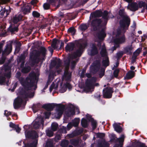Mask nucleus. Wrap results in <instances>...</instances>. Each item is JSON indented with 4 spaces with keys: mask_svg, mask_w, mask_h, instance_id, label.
Instances as JSON below:
<instances>
[{
    "mask_svg": "<svg viewBox=\"0 0 147 147\" xmlns=\"http://www.w3.org/2000/svg\"><path fill=\"white\" fill-rule=\"evenodd\" d=\"M109 13V12H108L107 10H105L103 11V12H102V18L104 19L105 21L107 22L109 20V16H108V14Z\"/></svg>",
    "mask_w": 147,
    "mask_h": 147,
    "instance_id": "obj_32",
    "label": "nucleus"
},
{
    "mask_svg": "<svg viewBox=\"0 0 147 147\" xmlns=\"http://www.w3.org/2000/svg\"><path fill=\"white\" fill-rule=\"evenodd\" d=\"M65 108V106L63 105H60L57 106L55 115L56 118L59 119L61 117L63 113Z\"/></svg>",
    "mask_w": 147,
    "mask_h": 147,
    "instance_id": "obj_12",
    "label": "nucleus"
},
{
    "mask_svg": "<svg viewBox=\"0 0 147 147\" xmlns=\"http://www.w3.org/2000/svg\"><path fill=\"white\" fill-rule=\"evenodd\" d=\"M103 66L106 67L109 65V61L108 56H106L105 59H103L102 61Z\"/></svg>",
    "mask_w": 147,
    "mask_h": 147,
    "instance_id": "obj_34",
    "label": "nucleus"
},
{
    "mask_svg": "<svg viewBox=\"0 0 147 147\" xmlns=\"http://www.w3.org/2000/svg\"><path fill=\"white\" fill-rule=\"evenodd\" d=\"M119 70L118 69H115L113 72V76L115 78H117L118 76Z\"/></svg>",
    "mask_w": 147,
    "mask_h": 147,
    "instance_id": "obj_56",
    "label": "nucleus"
},
{
    "mask_svg": "<svg viewBox=\"0 0 147 147\" xmlns=\"http://www.w3.org/2000/svg\"><path fill=\"white\" fill-rule=\"evenodd\" d=\"M80 112L79 107L74 105V115H78L80 113Z\"/></svg>",
    "mask_w": 147,
    "mask_h": 147,
    "instance_id": "obj_46",
    "label": "nucleus"
},
{
    "mask_svg": "<svg viewBox=\"0 0 147 147\" xmlns=\"http://www.w3.org/2000/svg\"><path fill=\"white\" fill-rule=\"evenodd\" d=\"M16 5L17 6H22L23 5V6L24 7V4L23 1H20L16 3Z\"/></svg>",
    "mask_w": 147,
    "mask_h": 147,
    "instance_id": "obj_63",
    "label": "nucleus"
},
{
    "mask_svg": "<svg viewBox=\"0 0 147 147\" xmlns=\"http://www.w3.org/2000/svg\"><path fill=\"white\" fill-rule=\"evenodd\" d=\"M100 61L99 60H96L90 66V72L93 74H96L100 69Z\"/></svg>",
    "mask_w": 147,
    "mask_h": 147,
    "instance_id": "obj_9",
    "label": "nucleus"
},
{
    "mask_svg": "<svg viewBox=\"0 0 147 147\" xmlns=\"http://www.w3.org/2000/svg\"><path fill=\"white\" fill-rule=\"evenodd\" d=\"M82 128H78L75 130H74V137L76 135H79L82 134L83 131Z\"/></svg>",
    "mask_w": 147,
    "mask_h": 147,
    "instance_id": "obj_38",
    "label": "nucleus"
},
{
    "mask_svg": "<svg viewBox=\"0 0 147 147\" xmlns=\"http://www.w3.org/2000/svg\"><path fill=\"white\" fill-rule=\"evenodd\" d=\"M47 50L43 47H42L39 51L34 50L31 53L30 57L32 63V65L38 63L40 60H44L47 53Z\"/></svg>",
    "mask_w": 147,
    "mask_h": 147,
    "instance_id": "obj_2",
    "label": "nucleus"
},
{
    "mask_svg": "<svg viewBox=\"0 0 147 147\" xmlns=\"http://www.w3.org/2000/svg\"><path fill=\"white\" fill-rule=\"evenodd\" d=\"M138 8H142V7H145L146 5V4L145 2L142 1H140L138 3Z\"/></svg>",
    "mask_w": 147,
    "mask_h": 147,
    "instance_id": "obj_54",
    "label": "nucleus"
},
{
    "mask_svg": "<svg viewBox=\"0 0 147 147\" xmlns=\"http://www.w3.org/2000/svg\"><path fill=\"white\" fill-rule=\"evenodd\" d=\"M88 53L91 56H94L98 53V49L95 43L92 44Z\"/></svg>",
    "mask_w": 147,
    "mask_h": 147,
    "instance_id": "obj_13",
    "label": "nucleus"
},
{
    "mask_svg": "<svg viewBox=\"0 0 147 147\" xmlns=\"http://www.w3.org/2000/svg\"><path fill=\"white\" fill-rule=\"evenodd\" d=\"M32 15L34 17H38L40 16V14L36 11H34L32 13Z\"/></svg>",
    "mask_w": 147,
    "mask_h": 147,
    "instance_id": "obj_60",
    "label": "nucleus"
},
{
    "mask_svg": "<svg viewBox=\"0 0 147 147\" xmlns=\"http://www.w3.org/2000/svg\"><path fill=\"white\" fill-rule=\"evenodd\" d=\"M27 53L26 51L24 52L23 54H22L19 58V61H21L24 60L26 57L27 56Z\"/></svg>",
    "mask_w": 147,
    "mask_h": 147,
    "instance_id": "obj_45",
    "label": "nucleus"
},
{
    "mask_svg": "<svg viewBox=\"0 0 147 147\" xmlns=\"http://www.w3.org/2000/svg\"><path fill=\"white\" fill-rule=\"evenodd\" d=\"M102 22V21L100 18H96L92 20L91 24L94 31H96L98 30V27L100 26Z\"/></svg>",
    "mask_w": 147,
    "mask_h": 147,
    "instance_id": "obj_11",
    "label": "nucleus"
},
{
    "mask_svg": "<svg viewBox=\"0 0 147 147\" xmlns=\"http://www.w3.org/2000/svg\"><path fill=\"white\" fill-rule=\"evenodd\" d=\"M102 11L100 9L96 10L91 13L90 19H91V17L92 18H100L102 16Z\"/></svg>",
    "mask_w": 147,
    "mask_h": 147,
    "instance_id": "obj_18",
    "label": "nucleus"
},
{
    "mask_svg": "<svg viewBox=\"0 0 147 147\" xmlns=\"http://www.w3.org/2000/svg\"><path fill=\"white\" fill-rule=\"evenodd\" d=\"M67 52H71L74 50V43L72 42L68 43L65 47Z\"/></svg>",
    "mask_w": 147,
    "mask_h": 147,
    "instance_id": "obj_26",
    "label": "nucleus"
},
{
    "mask_svg": "<svg viewBox=\"0 0 147 147\" xmlns=\"http://www.w3.org/2000/svg\"><path fill=\"white\" fill-rule=\"evenodd\" d=\"M119 142V144H116L115 145V147H123V142L124 141V138H117Z\"/></svg>",
    "mask_w": 147,
    "mask_h": 147,
    "instance_id": "obj_40",
    "label": "nucleus"
},
{
    "mask_svg": "<svg viewBox=\"0 0 147 147\" xmlns=\"http://www.w3.org/2000/svg\"><path fill=\"white\" fill-rule=\"evenodd\" d=\"M58 87V85L57 84H55L54 83H53L50 88V91L51 92L53 89H57Z\"/></svg>",
    "mask_w": 147,
    "mask_h": 147,
    "instance_id": "obj_49",
    "label": "nucleus"
},
{
    "mask_svg": "<svg viewBox=\"0 0 147 147\" xmlns=\"http://www.w3.org/2000/svg\"><path fill=\"white\" fill-rule=\"evenodd\" d=\"M61 62L60 60L52 61L51 63V65L53 67L56 66V68L57 69L59 67L61 64Z\"/></svg>",
    "mask_w": 147,
    "mask_h": 147,
    "instance_id": "obj_28",
    "label": "nucleus"
},
{
    "mask_svg": "<svg viewBox=\"0 0 147 147\" xmlns=\"http://www.w3.org/2000/svg\"><path fill=\"white\" fill-rule=\"evenodd\" d=\"M124 53L123 51H120L117 53L116 58L117 59H119L121 58L123 55Z\"/></svg>",
    "mask_w": 147,
    "mask_h": 147,
    "instance_id": "obj_51",
    "label": "nucleus"
},
{
    "mask_svg": "<svg viewBox=\"0 0 147 147\" xmlns=\"http://www.w3.org/2000/svg\"><path fill=\"white\" fill-rule=\"evenodd\" d=\"M69 33H71L72 35H74V27H73L70 28L68 30Z\"/></svg>",
    "mask_w": 147,
    "mask_h": 147,
    "instance_id": "obj_59",
    "label": "nucleus"
},
{
    "mask_svg": "<svg viewBox=\"0 0 147 147\" xmlns=\"http://www.w3.org/2000/svg\"><path fill=\"white\" fill-rule=\"evenodd\" d=\"M12 49V46L11 43L7 44L5 47L4 50L2 51V55L9 54L11 52Z\"/></svg>",
    "mask_w": 147,
    "mask_h": 147,
    "instance_id": "obj_20",
    "label": "nucleus"
},
{
    "mask_svg": "<svg viewBox=\"0 0 147 147\" xmlns=\"http://www.w3.org/2000/svg\"><path fill=\"white\" fill-rule=\"evenodd\" d=\"M97 147H109V144L105 140H99L97 145Z\"/></svg>",
    "mask_w": 147,
    "mask_h": 147,
    "instance_id": "obj_22",
    "label": "nucleus"
},
{
    "mask_svg": "<svg viewBox=\"0 0 147 147\" xmlns=\"http://www.w3.org/2000/svg\"><path fill=\"white\" fill-rule=\"evenodd\" d=\"M106 50L105 49H102L100 52V54L102 57H104L106 56Z\"/></svg>",
    "mask_w": 147,
    "mask_h": 147,
    "instance_id": "obj_57",
    "label": "nucleus"
},
{
    "mask_svg": "<svg viewBox=\"0 0 147 147\" xmlns=\"http://www.w3.org/2000/svg\"><path fill=\"white\" fill-rule=\"evenodd\" d=\"M80 121L79 118H76L74 119V127H77L78 126Z\"/></svg>",
    "mask_w": 147,
    "mask_h": 147,
    "instance_id": "obj_48",
    "label": "nucleus"
},
{
    "mask_svg": "<svg viewBox=\"0 0 147 147\" xmlns=\"http://www.w3.org/2000/svg\"><path fill=\"white\" fill-rule=\"evenodd\" d=\"M123 28L121 27L118 28L117 30V32L116 34V37H118V36H120V35L121 34V33L122 32V31L123 32V34L125 32H124V30H123Z\"/></svg>",
    "mask_w": 147,
    "mask_h": 147,
    "instance_id": "obj_41",
    "label": "nucleus"
},
{
    "mask_svg": "<svg viewBox=\"0 0 147 147\" xmlns=\"http://www.w3.org/2000/svg\"><path fill=\"white\" fill-rule=\"evenodd\" d=\"M81 124L82 127L84 128H87L88 126L87 120L85 118H82L81 120Z\"/></svg>",
    "mask_w": 147,
    "mask_h": 147,
    "instance_id": "obj_33",
    "label": "nucleus"
},
{
    "mask_svg": "<svg viewBox=\"0 0 147 147\" xmlns=\"http://www.w3.org/2000/svg\"><path fill=\"white\" fill-rule=\"evenodd\" d=\"M8 31H10L12 33H13L15 31H17L18 28L17 27L11 26L8 28Z\"/></svg>",
    "mask_w": 147,
    "mask_h": 147,
    "instance_id": "obj_42",
    "label": "nucleus"
},
{
    "mask_svg": "<svg viewBox=\"0 0 147 147\" xmlns=\"http://www.w3.org/2000/svg\"><path fill=\"white\" fill-rule=\"evenodd\" d=\"M8 11L5 8L2 9V7L0 6V15L1 17L3 16H7L9 14Z\"/></svg>",
    "mask_w": 147,
    "mask_h": 147,
    "instance_id": "obj_27",
    "label": "nucleus"
},
{
    "mask_svg": "<svg viewBox=\"0 0 147 147\" xmlns=\"http://www.w3.org/2000/svg\"><path fill=\"white\" fill-rule=\"evenodd\" d=\"M22 18V16L20 14H18L16 15L13 17V22L14 23H16L19 21L21 20Z\"/></svg>",
    "mask_w": 147,
    "mask_h": 147,
    "instance_id": "obj_36",
    "label": "nucleus"
},
{
    "mask_svg": "<svg viewBox=\"0 0 147 147\" xmlns=\"http://www.w3.org/2000/svg\"><path fill=\"white\" fill-rule=\"evenodd\" d=\"M125 35L123 34L121 36H118L116 37L114 40V42L115 44H117L119 45L125 42Z\"/></svg>",
    "mask_w": 147,
    "mask_h": 147,
    "instance_id": "obj_15",
    "label": "nucleus"
},
{
    "mask_svg": "<svg viewBox=\"0 0 147 147\" xmlns=\"http://www.w3.org/2000/svg\"><path fill=\"white\" fill-rule=\"evenodd\" d=\"M109 137V138H117L116 136V135L113 133L110 134L108 133Z\"/></svg>",
    "mask_w": 147,
    "mask_h": 147,
    "instance_id": "obj_62",
    "label": "nucleus"
},
{
    "mask_svg": "<svg viewBox=\"0 0 147 147\" xmlns=\"http://www.w3.org/2000/svg\"><path fill=\"white\" fill-rule=\"evenodd\" d=\"M89 27V24H82L79 26V28L81 30L84 32L88 29Z\"/></svg>",
    "mask_w": 147,
    "mask_h": 147,
    "instance_id": "obj_35",
    "label": "nucleus"
},
{
    "mask_svg": "<svg viewBox=\"0 0 147 147\" xmlns=\"http://www.w3.org/2000/svg\"><path fill=\"white\" fill-rule=\"evenodd\" d=\"M60 43V40L56 39H53L51 44V47L54 49H56L58 48L59 44Z\"/></svg>",
    "mask_w": 147,
    "mask_h": 147,
    "instance_id": "obj_25",
    "label": "nucleus"
},
{
    "mask_svg": "<svg viewBox=\"0 0 147 147\" xmlns=\"http://www.w3.org/2000/svg\"><path fill=\"white\" fill-rule=\"evenodd\" d=\"M11 73L9 69H3L0 72V84H3L5 81L6 78H9Z\"/></svg>",
    "mask_w": 147,
    "mask_h": 147,
    "instance_id": "obj_6",
    "label": "nucleus"
},
{
    "mask_svg": "<svg viewBox=\"0 0 147 147\" xmlns=\"http://www.w3.org/2000/svg\"><path fill=\"white\" fill-rule=\"evenodd\" d=\"M120 124V123L118 124L115 123L113 125L114 130L118 133H121L123 131V129Z\"/></svg>",
    "mask_w": 147,
    "mask_h": 147,
    "instance_id": "obj_21",
    "label": "nucleus"
},
{
    "mask_svg": "<svg viewBox=\"0 0 147 147\" xmlns=\"http://www.w3.org/2000/svg\"><path fill=\"white\" fill-rule=\"evenodd\" d=\"M70 64L72 65L74 64V55L73 54H69L67 59L64 61L65 70L63 77V80H65L67 81L70 80L71 73L68 71L69 66Z\"/></svg>",
    "mask_w": 147,
    "mask_h": 147,
    "instance_id": "obj_4",
    "label": "nucleus"
},
{
    "mask_svg": "<svg viewBox=\"0 0 147 147\" xmlns=\"http://www.w3.org/2000/svg\"><path fill=\"white\" fill-rule=\"evenodd\" d=\"M105 69L103 68H101L100 71L99 73V77L100 78H102L104 75L105 73Z\"/></svg>",
    "mask_w": 147,
    "mask_h": 147,
    "instance_id": "obj_52",
    "label": "nucleus"
},
{
    "mask_svg": "<svg viewBox=\"0 0 147 147\" xmlns=\"http://www.w3.org/2000/svg\"><path fill=\"white\" fill-rule=\"evenodd\" d=\"M24 141L25 147H36L38 144V138H26Z\"/></svg>",
    "mask_w": 147,
    "mask_h": 147,
    "instance_id": "obj_7",
    "label": "nucleus"
},
{
    "mask_svg": "<svg viewBox=\"0 0 147 147\" xmlns=\"http://www.w3.org/2000/svg\"><path fill=\"white\" fill-rule=\"evenodd\" d=\"M22 100V98L19 96L16 98L14 100L13 103L14 108L16 109L20 107L21 106Z\"/></svg>",
    "mask_w": 147,
    "mask_h": 147,
    "instance_id": "obj_19",
    "label": "nucleus"
},
{
    "mask_svg": "<svg viewBox=\"0 0 147 147\" xmlns=\"http://www.w3.org/2000/svg\"><path fill=\"white\" fill-rule=\"evenodd\" d=\"M127 9L131 11L134 12L138 9V5L136 2H132L129 4L127 6Z\"/></svg>",
    "mask_w": 147,
    "mask_h": 147,
    "instance_id": "obj_17",
    "label": "nucleus"
},
{
    "mask_svg": "<svg viewBox=\"0 0 147 147\" xmlns=\"http://www.w3.org/2000/svg\"><path fill=\"white\" fill-rule=\"evenodd\" d=\"M25 136L27 138H38V133L36 131H26L25 132Z\"/></svg>",
    "mask_w": 147,
    "mask_h": 147,
    "instance_id": "obj_14",
    "label": "nucleus"
},
{
    "mask_svg": "<svg viewBox=\"0 0 147 147\" xmlns=\"http://www.w3.org/2000/svg\"><path fill=\"white\" fill-rule=\"evenodd\" d=\"M113 88L107 87L104 88L102 90L103 97L105 98H110L114 92Z\"/></svg>",
    "mask_w": 147,
    "mask_h": 147,
    "instance_id": "obj_8",
    "label": "nucleus"
},
{
    "mask_svg": "<svg viewBox=\"0 0 147 147\" xmlns=\"http://www.w3.org/2000/svg\"><path fill=\"white\" fill-rule=\"evenodd\" d=\"M45 147H54L53 142L52 141L48 140L46 143Z\"/></svg>",
    "mask_w": 147,
    "mask_h": 147,
    "instance_id": "obj_47",
    "label": "nucleus"
},
{
    "mask_svg": "<svg viewBox=\"0 0 147 147\" xmlns=\"http://www.w3.org/2000/svg\"><path fill=\"white\" fill-rule=\"evenodd\" d=\"M96 35L99 39L102 40L106 37V34L105 33L104 29L102 28L100 31L97 33Z\"/></svg>",
    "mask_w": 147,
    "mask_h": 147,
    "instance_id": "obj_23",
    "label": "nucleus"
},
{
    "mask_svg": "<svg viewBox=\"0 0 147 147\" xmlns=\"http://www.w3.org/2000/svg\"><path fill=\"white\" fill-rule=\"evenodd\" d=\"M119 15L122 18L119 22L120 26L123 28L124 32L126 31L125 28H128L130 23V19L127 15L124 9H119L118 11ZM128 28H127V29Z\"/></svg>",
    "mask_w": 147,
    "mask_h": 147,
    "instance_id": "obj_3",
    "label": "nucleus"
},
{
    "mask_svg": "<svg viewBox=\"0 0 147 147\" xmlns=\"http://www.w3.org/2000/svg\"><path fill=\"white\" fill-rule=\"evenodd\" d=\"M87 42H84L80 44L79 49L76 52L74 51V68L76 65V63L78 61L79 58L77 59L78 57H79L81 55L83 50L87 46Z\"/></svg>",
    "mask_w": 147,
    "mask_h": 147,
    "instance_id": "obj_5",
    "label": "nucleus"
},
{
    "mask_svg": "<svg viewBox=\"0 0 147 147\" xmlns=\"http://www.w3.org/2000/svg\"><path fill=\"white\" fill-rule=\"evenodd\" d=\"M69 144V141L67 140H64L62 141L60 146L62 147H67Z\"/></svg>",
    "mask_w": 147,
    "mask_h": 147,
    "instance_id": "obj_43",
    "label": "nucleus"
},
{
    "mask_svg": "<svg viewBox=\"0 0 147 147\" xmlns=\"http://www.w3.org/2000/svg\"><path fill=\"white\" fill-rule=\"evenodd\" d=\"M133 49V48L132 45L126 46L124 48V53H128V54L131 55L132 54L131 51Z\"/></svg>",
    "mask_w": 147,
    "mask_h": 147,
    "instance_id": "obj_29",
    "label": "nucleus"
},
{
    "mask_svg": "<svg viewBox=\"0 0 147 147\" xmlns=\"http://www.w3.org/2000/svg\"><path fill=\"white\" fill-rule=\"evenodd\" d=\"M31 8L28 5H27L25 7L22 6V10L23 13L25 14H27L30 12Z\"/></svg>",
    "mask_w": 147,
    "mask_h": 147,
    "instance_id": "obj_30",
    "label": "nucleus"
},
{
    "mask_svg": "<svg viewBox=\"0 0 147 147\" xmlns=\"http://www.w3.org/2000/svg\"><path fill=\"white\" fill-rule=\"evenodd\" d=\"M74 138V147H82L80 144H79V139L80 138H78V139L76 140Z\"/></svg>",
    "mask_w": 147,
    "mask_h": 147,
    "instance_id": "obj_44",
    "label": "nucleus"
},
{
    "mask_svg": "<svg viewBox=\"0 0 147 147\" xmlns=\"http://www.w3.org/2000/svg\"><path fill=\"white\" fill-rule=\"evenodd\" d=\"M136 70L135 71H129L126 74L125 76L124 77L125 79H130L134 77L135 73V71H136Z\"/></svg>",
    "mask_w": 147,
    "mask_h": 147,
    "instance_id": "obj_24",
    "label": "nucleus"
},
{
    "mask_svg": "<svg viewBox=\"0 0 147 147\" xmlns=\"http://www.w3.org/2000/svg\"><path fill=\"white\" fill-rule=\"evenodd\" d=\"M89 121H90L91 122V124L92 127V130H94L97 127L96 121L91 116H90V119H89Z\"/></svg>",
    "mask_w": 147,
    "mask_h": 147,
    "instance_id": "obj_31",
    "label": "nucleus"
},
{
    "mask_svg": "<svg viewBox=\"0 0 147 147\" xmlns=\"http://www.w3.org/2000/svg\"><path fill=\"white\" fill-rule=\"evenodd\" d=\"M138 55H137L136 53V52H134L133 54V55L132 57V58L133 60H136L137 57Z\"/></svg>",
    "mask_w": 147,
    "mask_h": 147,
    "instance_id": "obj_64",
    "label": "nucleus"
},
{
    "mask_svg": "<svg viewBox=\"0 0 147 147\" xmlns=\"http://www.w3.org/2000/svg\"><path fill=\"white\" fill-rule=\"evenodd\" d=\"M96 81V78L93 77L89 79H87L85 82V90H88L90 91L91 89L93 88L94 83Z\"/></svg>",
    "mask_w": 147,
    "mask_h": 147,
    "instance_id": "obj_10",
    "label": "nucleus"
},
{
    "mask_svg": "<svg viewBox=\"0 0 147 147\" xmlns=\"http://www.w3.org/2000/svg\"><path fill=\"white\" fill-rule=\"evenodd\" d=\"M31 68L30 67H24L22 69V72L24 73H26L30 71Z\"/></svg>",
    "mask_w": 147,
    "mask_h": 147,
    "instance_id": "obj_55",
    "label": "nucleus"
},
{
    "mask_svg": "<svg viewBox=\"0 0 147 147\" xmlns=\"http://www.w3.org/2000/svg\"><path fill=\"white\" fill-rule=\"evenodd\" d=\"M97 138H104L105 134L104 133L98 132L96 134Z\"/></svg>",
    "mask_w": 147,
    "mask_h": 147,
    "instance_id": "obj_53",
    "label": "nucleus"
},
{
    "mask_svg": "<svg viewBox=\"0 0 147 147\" xmlns=\"http://www.w3.org/2000/svg\"><path fill=\"white\" fill-rule=\"evenodd\" d=\"M67 0H49L50 3H56L58 2L59 4L57 5L58 7H59V5L64 3Z\"/></svg>",
    "mask_w": 147,
    "mask_h": 147,
    "instance_id": "obj_39",
    "label": "nucleus"
},
{
    "mask_svg": "<svg viewBox=\"0 0 147 147\" xmlns=\"http://www.w3.org/2000/svg\"><path fill=\"white\" fill-rule=\"evenodd\" d=\"M50 5L49 3H45L43 5V7L45 9H48L49 8Z\"/></svg>",
    "mask_w": 147,
    "mask_h": 147,
    "instance_id": "obj_61",
    "label": "nucleus"
},
{
    "mask_svg": "<svg viewBox=\"0 0 147 147\" xmlns=\"http://www.w3.org/2000/svg\"><path fill=\"white\" fill-rule=\"evenodd\" d=\"M51 129L53 131H55L58 127V125L57 123H53L51 125Z\"/></svg>",
    "mask_w": 147,
    "mask_h": 147,
    "instance_id": "obj_50",
    "label": "nucleus"
},
{
    "mask_svg": "<svg viewBox=\"0 0 147 147\" xmlns=\"http://www.w3.org/2000/svg\"><path fill=\"white\" fill-rule=\"evenodd\" d=\"M41 124H43V121L41 117H39L36 118L35 121L33 122V127L36 129L38 128Z\"/></svg>",
    "mask_w": 147,
    "mask_h": 147,
    "instance_id": "obj_16",
    "label": "nucleus"
},
{
    "mask_svg": "<svg viewBox=\"0 0 147 147\" xmlns=\"http://www.w3.org/2000/svg\"><path fill=\"white\" fill-rule=\"evenodd\" d=\"M47 135L49 137H51L53 135V132L50 130H48L46 131Z\"/></svg>",
    "mask_w": 147,
    "mask_h": 147,
    "instance_id": "obj_58",
    "label": "nucleus"
},
{
    "mask_svg": "<svg viewBox=\"0 0 147 147\" xmlns=\"http://www.w3.org/2000/svg\"><path fill=\"white\" fill-rule=\"evenodd\" d=\"M36 75L34 72H31L29 74V78H27L26 81H24V78H20L19 79V81L21 84L25 87V89L28 90L26 91L22 95L24 98H31L34 96V94L33 92L30 91L29 88L33 87L35 85V80H36Z\"/></svg>",
    "mask_w": 147,
    "mask_h": 147,
    "instance_id": "obj_1",
    "label": "nucleus"
},
{
    "mask_svg": "<svg viewBox=\"0 0 147 147\" xmlns=\"http://www.w3.org/2000/svg\"><path fill=\"white\" fill-rule=\"evenodd\" d=\"M43 107L47 111H51L53 109L54 106L53 104H48L45 105Z\"/></svg>",
    "mask_w": 147,
    "mask_h": 147,
    "instance_id": "obj_37",
    "label": "nucleus"
}]
</instances>
